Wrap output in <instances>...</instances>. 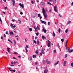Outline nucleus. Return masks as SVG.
<instances>
[{
  "instance_id": "8fccbe9b",
  "label": "nucleus",
  "mask_w": 73,
  "mask_h": 73,
  "mask_svg": "<svg viewBox=\"0 0 73 73\" xmlns=\"http://www.w3.org/2000/svg\"><path fill=\"white\" fill-rule=\"evenodd\" d=\"M12 28H16V26L14 25L13 26Z\"/></svg>"
},
{
  "instance_id": "4468645a",
  "label": "nucleus",
  "mask_w": 73,
  "mask_h": 73,
  "mask_svg": "<svg viewBox=\"0 0 73 73\" xmlns=\"http://www.w3.org/2000/svg\"><path fill=\"white\" fill-rule=\"evenodd\" d=\"M18 21L19 22V23L20 24H21V21L20 19L18 20Z\"/></svg>"
},
{
  "instance_id": "3c124183",
  "label": "nucleus",
  "mask_w": 73,
  "mask_h": 73,
  "mask_svg": "<svg viewBox=\"0 0 73 73\" xmlns=\"http://www.w3.org/2000/svg\"><path fill=\"white\" fill-rule=\"evenodd\" d=\"M26 47L27 48H29V47H28V45H27L26 46Z\"/></svg>"
},
{
  "instance_id": "0eeeda50",
  "label": "nucleus",
  "mask_w": 73,
  "mask_h": 73,
  "mask_svg": "<svg viewBox=\"0 0 73 73\" xmlns=\"http://www.w3.org/2000/svg\"><path fill=\"white\" fill-rule=\"evenodd\" d=\"M44 53H45V52H44V49H43V48H42L41 53H42V54H44Z\"/></svg>"
},
{
  "instance_id": "f704fd0d",
  "label": "nucleus",
  "mask_w": 73,
  "mask_h": 73,
  "mask_svg": "<svg viewBox=\"0 0 73 73\" xmlns=\"http://www.w3.org/2000/svg\"><path fill=\"white\" fill-rule=\"evenodd\" d=\"M37 28L38 29V30H40V27H39L37 26Z\"/></svg>"
},
{
  "instance_id": "6e6d98bb",
  "label": "nucleus",
  "mask_w": 73,
  "mask_h": 73,
  "mask_svg": "<svg viewBox=\"0 0 73 73\" xmlns=\"http://www.w3.org/2000/svg\"><path fill=\"white\" fill-rule=\"evenodd\" d=\"M19 5H20V7H21V6L22 5V4H21V3H19Z\"/></svg>"
},
{
  "instance_id": "774afa93",
  "label": "nucleus",
  "mask_w": 73,
  "mask_h": 73,
  "mask_svg": "<svg viewBox=\"0 0 73 73\" xmlns=\"http://www.w3.org/2000/svg\"><path fill=\"white\" fill-rule=\"evenodd\" d=\"M42 53H40V56H42Z\"/></svg>"
},
{
  "instance_id": "69168bd1",
  "label": "nucleus",
  "mask_w": 73,
  "mask_h": 73,
  "mask_svg": "<svg viewBox=\"0 0 73 73\" xmlns=\"http://www.w3.org/2000/svg\"><path fill=\"white\" fill-rule=\"evenodd\" d=\"M7 50H9L10 49V48H7Z\"/></svg>"
},
{
  "instance_id": "bf43d9fd",
  "label": "nucleus",
  "mask_w": 73,
  "mask_h": 73,
  "mask_svg": "<svg viewBox=\"0 0 73 73\" xmlns=\"http://www.w3.org/2000/svg\"><path fill=\"white\" fill-rule=\"evenodd\" d=\"M66 44H67V42H68V40H66Z\"/></svg>"
},
{
  "instance_id": "a878e982",
  "label": "nucleus",
  "mask_w": 73,
  "mask_h": 73,
  "mask_svg": "<svg viewBox=\"0 0 73 73\" xmlns=\"http://www.w3.org/2000/svg\"><path fill=\"white\" fill-rule=\"evenodd\" d=\"M8 41H9V42H10L11 43V44H13V43L12 42V41H11V40H10L8 39Z\"/></svg>"
},
{
  "instance_id": "49530a36",
  "label": "nucleus",
  "mask_w": 73,
  "mask_h": 73,
  "mask_svg": "<svg viewBox=\"0 0 73 73\" xmlns=\"http://www.w3.org/2000/svg\"><path fill=\"white\" fill-rule=\"evenodd\" d=\"M20 15H23V13L22 12H21L20 13Z\"/></svg>"
},
{
  "instance_id": "680f3d73",
  "label": "nucleus",
  "mask_w": 73,
  "mask_h": 73,
  "mask_svg": "<svg viewBox=\"0 0 73 73\" xmlns=\"http://www.w3.org/2000/svg\"><path fill=\"white\" fill-rule=\"evenodd\" d=\"M13 71L14 72H16V70H13Z\"/></svg>"
},
{
  "instance_id": "052dcab7",
  "label": "nucleus",
  "mask_w": 73,
  "mask_h": 73,
  "mask_svg": "<svg viewBox=\"0 0 73 73\" xmlns=\"http://www.w3.org/2000/svg\"><path fill=\"white\" fill-rule=\"evenodd\" d=\"M51 11H52V9H50L49 10L50 12H51Z\"/></svg>"
},
{
  "instance_id": "4c0bfd02",
  "label": "nucleus",
  "mask_w": 73,
  "mask_h": 73,
  "mask_svg": "<svg viewBox=\"0 0 73 73\" xmlns=\"http://www.w3.org/2000/svg\"><path fill=\"white\" fill-rule=\"evenodd\" d=\"M6 35H9V34H8V31L6 32Z\"/></svg>"
},
{
  "instance_id": "2eb2a0df",
  "label": "nucleus",
  "mask_w": 73,
  "mask_h": 73,
  "mask_svg": "<svg viewBox=\"0 0 73 73\" xmlns=\"http://www.w3.org/2000/svg\"><path fill=\"white\" fill-rule=\"evenodd\" d=\"M71 21H69L68 22V23L67 24V25H68L70 23H71Z\"/></svg>"
},
{
  "instance_id": "72a5a7b5",
  "label": "nucleus",
  "mask_w": 73,
  "mask_h": 73,
  "mask_svg": "<svg viewBox=\"0 0 73 73\" xmlns=\"http://www.w3.org/2000/svg\"><path fill=\"white\" fill-rule=\"evenodd\" d=\"M38 33H36V36H38Z\"/></svg>"
},
{
  "instance_id": "b1692460",
  "label": "nucleus",
  "mask_w": 73,
  "mask_h": 73,
  "mask_svg": "<svg viewBox=\"0 0 73 73\" xmlns=\"http://www.w3.org/2000/svg\"><path fill=\"white\" fill-rule=\"evenodd\" d=\"M68 29H66L65 31L66 33H68Z\"/></svg>"
},
{
  "instance_id": "a211bd4d",
  "label": "nucleus",
  "mask_w": 73,
  "mask_h": 73,
  "mask_svg": "<svg viewBox=\"0 0 73 73\" xmlns=\"http://www.w3.org/2000/svg\"><path fill=\"white\" fill-rule=\"evenodd\" d=\"M29 30L30 31H32V28H30L29 29Z\"/></svg>"
},
{
  "instance_id": "e2e57ef3",
  "label": "nucleus",
  "mask_w": 73,
  "mask_h": 73,
  "mask_svg": "<svg viewBox=\"0 0 73 73\" xmlns=\"http://www.w3.org/2000/svg\"><path fill=\"white\" fill-rule=\"evenodd\" d=\"M7 7H6L5 8V10H7Z\"/></svg>"
},
{
  "instance_id": "f257e3e1",
  "label": "nucleus",
  "mask_w": 73,
  "mask_h": 73,
  "mask_svg": "<svg viewBox=\"0 0 73 73\" xmlns=\"http://www.w3.org/2000/svg\"><path fill=\"white\" fill-rule=\"evenodd\" d=\"M42 12L44 17L46 19H47V15H46V13L45 10V9H44V8H43L42 9Z\"/></svg>"
},
{
  "instance_id": "37998d69",
  "label": "nucleus",
  "mask_w": 73,
  "mask_h": 73,
  "mask_svg": "<svg viewBox=\"0 0 73 73\" xmlns=\"http://www.w3.org/2000/svg\"><path fill=\"white\" fill-rule=\"evenodd\" d=\"M59 62V61H58L55 64H58Z\"/></svg>"
},
{
  "instance_id": "ea45409f",
  "label": "nucleus",
  "mask_w": 73,
  "mask_h": 73,
  "mask_svg": "<svg viewBox=\"0 0 73 73\" xmlns=\"http://www.w3.org/2000/svg\"><path fill=\"white\" fill-rule=\"evenodd\" d=\"M59 16L60 17H62V15H61V14H59Z\"/></svg>"
},
{
  "instance_id": "f03ea898",
  "label": "nucleus",
  "mask_w": 73,
  "mask_h": 73,
  "mask_svg": "<svg viewBox=\"0 0 73 73\" xmlns=\"http://www.w3.org/2000/svg\"><path fill=\"white\" fill-rule=\"evenodd\" d=\"M31 16L33 18H34L35 17H36V15L35 13H33L31 15Z\"/></svg>"
},
{
  "instance_id": "7c9ffc66",
  "label": "nucleus",
  "mask_w": 73,
  "mask_h": 73,
  "mask_svg": "<svg viewBox=\"0 0 73 73\" xmlns=\"http://www.w3.org/2000/svg\"><path fill=\"white\" fill-rule=\"evenodd\" d=\"M66 61H65L64 62V64H66Z\"/></svg>"
},
{
  "instance_id": "bb28decb",
  "label": "nucleus",
  "mask_w": 73,
  "mask_h": 73,
  "mask_svg": "<svg viewBox=\"0 0 73 73\" xmlns=\"http://www.w3.org/2000/svg\"><path fill=\"white\" fill-rule=\"evenodd\" d=\"M36 54H37L38 53V50H36L35 52Z\"/></svg>"
},
{
  "instance_id": "a19ab883",
  "label": "nucleus",
  "mask_w": 73,
  "mask_h": 73,
  "mask_svg": "<svg viewBox=\"0 0 73 73\" xmlns=\"http://www.w3.org/2000/svg\"><path fill=\"white\" fill-rule=\"evenodd\" d=\"M18 54L17 52H13V54Z\"/></svg>"
},
{
  "instance_id": "13d9d810",
  "label": "nucleus",
  "mask_w": 73,
  "mask_h": 73,
  "mask_svg": "<svg viewBox=\"0 0 73 73\" xmlns=\"http://www.w3.org/2000/svg\"><path fill=\"white\" fill-rule=\"evenodd\" d=\"M42 38L43 39H44V36H42Z\"/></svg>"
},
{
  "instance_id": "de8ad7c7",
  "label": "nucleus",
  "mask_w": 73,
  "mask_h": 73,
  "mask_svg": "<svg viewBox=\"0 0 73 73\" xmlns=\"http://www.w3.org/2000/svg\"><path fill=\"white\" fill-rule=\"evenodd\" d=\"M48 62V59H47L46 60V62Z\"/></svg>"
},
{
  "instance_id": "6e6552de",
  "label": "nucleus",
  "mask_w": 73,
  "mask_h": 73,
  "mask_svg": "<svg viewBox=\"0 0 73 73\" xmlns=\"http://www.w3.org/2000/svg\"><path fill=\"white\" fill-rule=\"evenodd\" d=\"M11 1L13 2V5L14 7H15V0H12Z\"/></svg>"
},
{
  "instance_id": "c03bdc74",
  "label": "nucleus",
  "mask_w": 73,
  "mask_h": 73,
  "mask_svg": "<svg viewBox=\"0 0 73 73\" xmlns=\"http://www.w3.org/2000/svg\"><path fill=\"white\" fill-rule=\"evenodd\" d=\"M34 42L35 44H36V40H34Z\"/></svg>"
},
{
  "instance_id": "393cba45",
  "label": "nucleus",
  "mask_w": 73,
  "mask_h": 73,
  "mask_svg": "<svg viewBox=\"0 0 73 73\" xmlns=\"http://www.w3.org/2000/svg\"><path fill=\"white\" fill-rule=\"evenodd\" d=\"M47 4H49V5H52V4H51V3H49V2H48L47 3Z\"/></svg>"
},
{
  "instance_id": "c756f323",
  "label": "nucleus",
  "mask_w": 73,
  "mask_h": 73,
  "mask_svg": "<svg viewBox=\"0 0 73 73\" xmlns=\"http://www.w3.org/2000/svg\"><path fill=\"white\" fill-rule=\"evenodd\" d=\"M21 7L22 8H24V5L22 4V5H21Z\"/></svg>"
},
{
  "instance_id": "4be33fe9",
  "label": "nucleus",
  "mask_w": 73,
  "mask_h": 73,
  "mask_svg": "<svg viewBox=\"0 0 73 73\" xmlns=\"http://www.w3.org/2000/svg\"><path fill=\"white\" fill-rule=\"evenodd\" d=\"M25 50L26 51V53H28V50L27 49V48L25 47Z\"/></svg>"
},
{
  "instance_id": "412c9836",
  "label": "nucleus",
  "mask_w": 73,
  "mask_h": 73,
  "mask_svg": "<svg viewBox=\"0 0 73 73\" xmlns=\"http://www.w3.org/2000/svg\"><path fill=\"white\" fill-rule=\"evenodd\" d=\"M52 36L53 37H54V36H55V33H54V32H53Z\"/></svg>"
},
{
  "instance_id": "2f4dec72",
  "label": "nucleus",
  "mask_w": 73,
  "mask_h": 73,
  "mask_svg": "<svg viewBox=\"0 0 73 73\" xmlns=\"http://www.w3.org/2000/svg\"><path fill=\"white\" fill-rule=\"evenodd\" d=\"M50 24V22H48V25H49Z\"/></svg>"
},
{
  "instance_id": "39448f33",
  "label": "nucleus",
  "mask_w": 73,
  "mask_h": 73,
  "mask_svg": "<svg viewBox=\"0 0 73 73\" xmlns=\"http://www.w3.org/2000/svg\"><path fill=\"white\" fill-rule=\"evenodd\" d=\"M40 4L41 5H42V6H43V7H45V3H44L42 2Z\"/></svg>"
},
{
  "instance_id": "58836bf2",
  "label": "nucleus",
  "mask_w": 73,
  "mask_h": 73,
  "mask_svg": "<svg viewBox=\"0 0 73 73\" xmlns=\"http://www.w3.org/2000/svg\"><path fill=\"white\" fill-rule=\"evenodd\" d=\"M61 41L62 42H64V39L63 38H62L61 39Z\"/></svg>"
},
{
  "instance_id": "a18cd8bd",
  "label": "nucleus",
  "mask_w": 73,
  "mask_h": 73,
  "mask_svg": "<svg viewBox=\"0 0 73 73\" xmlns=\"http://www.w3.org/2000/svg\"><path fill=\"white\" fill-rule=\"evenodd\" d=\"M35 64H38V62H35Z\"/></svg>"
},
{
  "instance_id": "338daca9",
  "label": "nucleus",
  "mask_w": 73,
  "mask_h": 73,
  "mask_svg": "<svg viewBox=\"0 0 73 73\" xmlns=\"http://www.w3.org/2000/svg\"><path fill=\"white\" fill-rule=\"evenodd\" d=\"M35 30L36 31H37V27L35 29Z\"/></svg>"
},
{
  "instance_id": "c9c22d12",
  "label": "nucleus",
  "mask_w": 73,
  "mask_h": 73,
  "mask_svg": "<svg viewBox=\"0 0 73 73\" xmlns=\"http://www.w3.org/2000/svg\"><path fill=\"white\" fill-rule=\"evenodd\" d=\"M68 55H67V54H66L65 55V56L64 57V58H66L67 57V56Z\"/></svg>"
},
{
  "instance_id": "7ed1b4c3",
  "label": "nucleus",
  "mask_w": 73,
  "mask_h": 73,
  "mask_svg": "<svg viewBox=\"0 0 73 73\" xmlns=\"http://www.w3.org/2000/svg\"><path fill=\"white\" fill-rule=\"evenodd\" d=\"M57 6H55L54 7V11L55 12H57Z\"/></svg>"
},
{
  "instance_id": "cd10ccee",
  "label": "nucleus",
  "mask_w": 73,
  "mask_h": 73,
  "mask_svg": "<svg viewBox=\"0 0 73 73\" xmlns=\"http://www.w3.org/2000/svg\"><path fill=\"white\" fill-rule=\"evenodd\" d=\"M58 32L59 33H60L61 32V29L60 28L59 29H58Z\"/></svg>"
},
{
  "instance_id": "0e129e2a",
  "label": "nucleus",
  "mask_w": 73,
  "mask_h": 73,
  "mask_svg": "<svg viewBox=\"0 0 73 73\" xmlns=\"http://www.w3.org/2000/svg\"><path fill=\"white\" fill-rule=\"evenodd\" d=\"M10 66H14V65H13V64L11 65H10Z\"/></svg>"
},
{
  "instance_id": "f3484780",
  "label": "nucleus",
  "mask_w": 73,
  "mask_h": 73,
  "mask_svg": "<svg viewBox=\"0 0 73 73\" xmlns=\"http://www.w3.org/2000/svg\"><path fill=\"white\" fill-rule=\"evenodd\" d=\"M33 58H36V55H33Z\"/></svg>"
},
{
  "instance_id": "5fc2aeb1",
  "label": "nucleus",
  "mask_w": 73,
  "mask_h": 73,
  "mask_svg": "<svg viewBox=\"0 0 73 73\" xmlns=\"http://www.w3.org/2000/svg\"><path fill=\"white\" fill-rule=\"evenodd\" d=\"M3 0V1L5 3H6V1H7V0Z\"/></svg>"
},
{
  "instance_id": "9b49d317",
  "label": "nucleus",
  "mask_w": 73,
  "mask_h": 73,
  "mask_svg": "<svg viewBox=\"0 0 73 73\" xmlns=\"http://www.w3.org/2000/svg\"><path fill=\"white\" fill-rule=\"evenodd\" d=\"M14 35V34H13V33L12 31H10V35H12V36H13Z\"/></svg>"
},
{
  "instance_id": "864d4df0",
  "label": "nucleus",
  "mask_w": 73,
  "mask_h": 73,
  "mask_svg": "<svg viewBox=\"0 0 73 73\" xmlns=\"http://www.w3.org/2000/svg\"><path fill=\"white\" fill-rule=\"evenodd\" d=\"M12 21H13V22H15V19H12Z\"/></svg>"
},
{
  "instance_id": "9d476101",
  "label": "nucleus",
  "mask_w": 73,
  "mask_h": 73,
  "mask_svg": "<svg viewBox=\"0 0 73 73\" xmlns=\"http://www.w3.org/2000/svg\"><path fill=\"white\" fill-rule=\"evenodd\" d=\"M42 31H44V33H46V30H45V28H44L42 29Z\"/></svg>"
},
{
  "instance_id": "473e14b6",
  "label": "nucleus",
  "mask_w": 73,
  "mask_h": 73,
  "mask_svg": "<svg viewBox=\"0 0 73 73\" xmlns=\"http://www.w3.org/2000/svg\"><path fill=\"white\" fill-rule=\"evenodd\" d=\"M57 46H58V48H60V45H59V43H58L57 44Z\"/></svg>"
},
{
  "instance_id": "79ce46f5",
  "label": "nucleus",
  "mask_w": 73,
  "mask_h": 73,
  "mask_svg": "<svg viewBox=\"0 0 73 73\" xmlns=\"http://www.w3.org/2000/svg\"><path fill=\"white\" fill-rule=\"evenodd\" d=\"M0 21L1 22V24L2 23V21H1V17H0Z\"/></svg>"
},
{
  "instance_id": "c85d7f7f",
  "label": "nucleus",
  "mask_w": 73,
  "mask_h": 73,
  "mask_svg": "<svg viewBox=\"0 0 73 73\" xmlns=\"http://www.w3.org/2000/svg\"><path fill=\"white\" fill-rule=\"evenodd\" d=\"M10 27H13V24L12 23H11V24H10Z\"/></svg>"
},
{
  "instance_id": "ddd939ff",
  "label": "nucleus",
  "mask_w": 73,
  "mask_h": 73,
  "mask_svg": "<svg viewBox=\"0 0 73 73\" xmlns=\"http://www.w3.org/2000/svg\"><path fill=\"white\" fill-rule=\"evenodd\" d=\"M56 0H54L53 1V3L54 4H56Z\"/></svg>"
},
{
  "instance_id": "5701e85b",
  "label": "nucleus",
  "mask_w": 73,
  "mask_h": 73,
  "mask_svg": "<svg viewBox=\"0 0 73 73\" xmlns=\"http://www.w3.org/2000/svg\"><path fill=\"white\" fill-rule=\"evenodd\" d=\"M70 48L69 47L68 48V49H67V52H69V50H70Z\"/></svg>"
},
{
  "instance_id": "603ef678",
  "label": "nucleus",
  "mask_w": 73,
  "mask_h": 73,
  "mask_svg": "<svg viewBox=\"0 0 73 73\" xmlns=\"http://www.w3.org/2000/svg\"><path fill=\"white\" fill-rule=\"evenodd\" d=\"M31 1L32 4H33V3H34L33 2V1Z\"/></svg>"
},
{
  "instance_id": "e433bc0d",
  "label": "nucleus",
  "mask_w": 73,
  "mask_h": 73,
  "mask_svg": "<svg viewBox=\"0 0 73 73\" xmlns=\"http://www.w3.org/2000/svg\"><path fill=\"white\" fill-rule=\"evenodd\" d=\"M54 53H56V50H54Z\"/></svg>"
},
{
  "instance_id": "4d7b16f0",
  "label": "nucleus",
  "mask_w": 73,
  "mask_h": 73,
  "mask_svg": "<svg viewBox=\"0 0 73 73\" xmlns=\"http://www.w3.org/2000/svg\"><path fill=\"white\" fill-rule=\"evenodd\" d=\"M36 1L37 3H39V1L38 0H36Z\"/></svg>"
},
{
  "instance_id": "dca6fc26",
  "label": "nucleus",
  "mask_w": 73,
  "mask_h": 73,
  "mask_svg": "<svg viewBox=\"0 0 73 73\" xmlns=\"http://www.w3.org/2000/svg\"><path fill=\"white\" fill-rule=\"evenodd\" d=\"M73 52V49H72L71 50H69V53H71V52Z\"/></svg>"
},
{
  "instance_id": "6ab92c4d",
  "label": "nucleus",
  "mask_w": 73,
  "mask_h": 73,
  "mask_svg": "<svg viewBox=\"0 0 73 73\" xmlns=\"http://www.w3.org/2000/svg\"><path fill=\"white\" fill-rule=\"evenodd\" d=\"M39 44H40V41L38 40L37 41V45H39Z\"/></svg>"
},
{
  "instance_id": "aec40b11",
  "label": "nucleus",
  "mask_w": 73,
  "mask_h": 73,
  "mask_svg": "<svg viewBox=\"0 0 73 73\" xmlns=\"http://www.w3.org/2000/svg\"><path fill=\"white\" fill-rule=\"evenodd\" d=\"M47 64H50V61H48L47 63Z\"/></svg>"
},
{
  "instance_id": "1a4fd4ad",
  "label": "nucleus",
  "mask_w": 73,
  "mask_h": 73,
  "mask_svg": "<svg viewBox=\"0 0 73 73\" xmlns=\"http://www.w3.org/2000/svg\"><path fill=\"white\" fill-rule=\"evenodd\" d=\"M38 17H40V19H42V17L41 16V14H38Z\"/></svg>"
},
{
  "instance_id": "09e8293b",
  "label": "nucleus",
  "mask_w": 73,
  "mask_h": 73,
  "mask_svg": "<svg viewBox=\"0 0 73 73\" xmlns=\"http://www.w3.org/2000/svg\"><path fill=\"white\" fill-rule=\"evenodd\" d=\"M3 37H6V35H5V34H4L3 35Z\"/></svg>"
},
{
  "instance_id": "20e7f679",
  "label": "nucleus",
  "mask_w": 73,
  "mask_h": 73,
  "mask_svg": "<svg viewBox=\"0 0 73 73\" xmlns=\"http://www.w3.org/2000/svg\"><path fill=\"white\" fill-rule=\"evenodd\" d=\"M48 47H50V41L49 40H48Z\"/></svg>"
},
{
  "instance_id": "f8f14e48",
  "label": "nucleus",
  "mask_w": 73,
  "mask_h": 73,
  "mask_svg": "<svg viewBox=\"0 0 73 73\" xmlns=\"http://www.w3.org/2000/svg\"><path fill=\"white\" fill-rule=\"evenodd\" d=\"M44 73H48V69L46 68L45 70Z\"/></svg>"
},
{
  "instance_id": "423d86ee",
  "label": "nucleus",
  "mask_w": 73,
  "mask_h": 73,
  "mask_svg": "<svg viewBox=\"0 0 73 73\" xmlns=\"http://www.w3.org/2000/svg\"><path fill=\"white\" fill-rule=\"evenodd\" d=\"M40 22H41L42 24H46V21H42V20H40Z\"/></svg>"
}]
</instances>
